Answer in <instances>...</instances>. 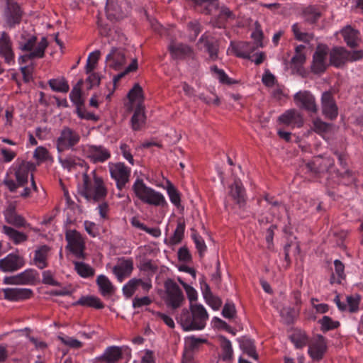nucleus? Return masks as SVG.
<instances>
[{"instance_id": "obj_1", "label": "nucleus", "mask_w": 363, "mask_h": 363, "mask_svg": "<svg viewBox=\"0 0 363 363\" xmlns=\"http://www.w3.org/2000/svg\"><path fill=\"white\" fill-rule=\"evenodd\" d=\"M208 318L205 307L195 303L189 304V310H182L178 321L185 331L201 330L206 327Z\"/></svg>"}, {"instance_id": "obj_2", "label": "nucleus", "mask_w": 363, "mask_h": 363, "mask_svg": "<svg viewBox=\"0 0 363 363\" xmlns=\"http://www.w3.org/2000/svg\"><path fill=\"white\" fill-rule=\"evenodd\" d=\"M79 193L88 201L96 202L106 196L107 189L102 178L95 171H92L90 174H83L82 184L79 188Z\"/></svg>"}, {"instance_id": "obj_3", "label": "nucleus", "mask_w": 363, "mask_h": 363, "mask_svg": "<svg viewBox=\"0 0 363 363\" xmlns=\"http://www.w3.org/2000/svg\"><path fill=\"white\" fill-rule=\"evenodd\" d=\"M135 196L143 203L154 206L167 205L164 195L148 186L141 178H137L132 186Z\"/></svg>"}, {"instance_id": "obj_4", "label": "nucleus", "mask_w": 363, "mask_h": 363, "mask_svg": "<svg viewBox=\"0 0 363 363\" xmlns=\"http://www.w3.org/2000/svg\"><path fill=\"white\" fill-rule=\"evenodd\" d=\"M80 140L81 136L78 131L69 126H64L55 141L57 150L58 152L72 150L79 143Z\"/></svg>"}, {"instance_id": "obj_5", "label": "nucleus", "mask_w": 363, "mask_h": 363, "mask_svg": "<svg viewBox=\"0 0 363 363\" xmlns=\"http://www.w3.org/2000/svg\"><path fill=\"white\" fill-rule=\"evenodd\" d=\"M108 170L111 177L116 182L117 189L122 190L130 180V168L123 162H110Z\"/></svg>"}, {"instance_id": "obj_6", "label": "nucleus", "mask_w": 363, "mask_h": 363, "mask_svg": "<svg viewBox=\"0 0 363 363\" xmlns=\"http://www.w3.org/2000/svg\"><path fill=\"white\" fill-rule=\"evenodd\" d=\"M166 303L173 309L181 307L184 302V296L179 286L172 280L165 282Z\"/></svg>"}, {"instance_id": "obj_7", "label": "nucleus", "mask_w": 363, "mask_h": 363, "mask_svg": "<svg viewBox=\"0 0 363 363\" xmlns=\"http://www.w3.org/2000/svg\"><path fill=\"white\" fill-rule=\"evenodd\" d=\"M65 238L67 241V248L75 257L77 258H84V245L81 235L74 230H70L66 232Z\"/></svg>"}, {"instance_id": "obj_8", "label": "nucleus", "mask_w": 363, "mask_h": 363, "mask_svg": "<svg viewBox=\"0 0 363 363\" xmlns=\"http://www.w3.org/2000/svg\"><path fill=\"white\" fill-rule=\"evenodd\" d=\"M84 151L86 157L94 163L104 162L111 157L110 151L102 145H86Z\"/></svg>"}, {"instance_id": "obj_9", "label": "nucleus", "mask_w": 363, "mask_h": 363, "mask_svg": "<svg viewBox=\"0 0 363 363\" xmlns=\"http://www.w3.org/2000/svg\"><path fill=\"white\" fill-rule=\"evenodd\" d=\"M0 56L9 65L15 64V54L13 50V43L10 36L2 32L0 35Z\"/></svg>"}, {"instance_id": "obj_10", "label": "nucleus", "mask_w": 363, "mask_h": 363, "mask_svg": "<svg viewBox=\"0 0 363 363\" xmlns=\"http://www.w3.org/2000/svg\"><path fill=\"white\" fill-rule=\"evenodd\" d=\"M327 351V343L322 335L315 337L308 343V353L313 361L320 360Z\"/></svg>"}, {"instance_id": "obj_11", "label": "nucleus", "mask_w": 363, "mask_h": 363, "mask_svg": "<svg viewBox=\"0 0 363 363\" xmlns=\"http://www.w3.org/2000/svg\"><path fill=\"white\" fill-rule=\"evenodd\" d=\"M328 48L325 45H318L313 56L311 71L315 74H320L325 71L327 67L326 58Z\"/></svg>"}, {"instance_id": "obj_12", "label": "nucleus", "mask_w": 363, "mask_h": 363, "mask_svg": "<svg viewBox=\"0 0 363 363\" xmlns=\"http://www.w3.org/2000/svg\"><path fill=\"white\" fill-rule=\"evenodd\" d=\"M294 100L296 105L301 108L313 113L317 111L315 97L308 91H300L296 93Z\"/></svg>"}, {"instance_id": "obj_13", "label": "nucleus", "mask_w": 363, "mask_h": 363, "mask_svg": "<svg viewBox=\"0 0 363 363\" xmlns=\"http://www.w3.org/2000/svg\"><path fill=\"white\" fill-rule=\"evenodd\" d=\"M24 264L22 257L15 253H10L0 259V269L4 272H12L21 269Z\"/></svg>"}, {"instance_id": "obj_14", "label": "nucleus", "mask_w": 363, "mask_h": 363, "mask_svg": "<svg viewBox=\"0 0 363 363\" xmlns=\"http://www.w3.org/2000/svg\"><path fill=\"white\" fill-rule=\"evenodd\" d=\"M126 57L125 50L113 48L106 57V63L109 67L119 70L125 64Z\"/></svg>"}, {"instance_id": "obj_15", "label": "nucleus", "mask_w": 363, "mask_h": 363, "mask_svg": "<svg viewBox=\"0 0 363 363\" xmlns=\"http://www.w3.org/2000/svg\"><path fill=\"white\" fill-rule=\"evenodd\" d=\"M35 169L33 163L22 161L18 164H16L13 169L16 177V182L19 186H24L28 180L30 172Z\"/></svg>"}, {"instance_id": "obj_16", "label": "nucleus", "mask_w": 363, "mask_h": 363, "mask_svg": "<svg viewBox=\"0 0 363 363\" xmlns=\"http://www.w3.org/2000/svg\"><path fill=\"white\" fill-rule=\"evenodd\" d=\"M133 270V262L131 259H119L117 264L113 268V273L117 279L122 282L123 279L129 277Z\"/></svg>"}, {"instance_id": "obj_17", "label": "nucleus", "mask_w": 363, "mask_h": 363, "mask_svg": "<svg viewBox=\"0 0 363 363\" xmlns=\"http://www.w3.org/2000/svg\"><path fill=\"white\" fill-rule=\"evenodd\" d=\"M321 105L323 113L327 118L334 119L337 116V106L330 91H325L322 94Z\"/></svg>"}, {"instance_id": "obj_18", "label": "nucleus", "mask_w": 363, "mask_h": 363, "mask_svg": "<svg viewBox=\"0 0 363 363\" xmlns=\"http://www.w3.org/2000/svg\"><path fill=\"white\" fill-rule=\"evenodd\" d=\"M279 121L291 127H301L303 119L301 114L295 109H289L279 117Z\"/></svg>"}, {"instance_id": "obj_19", "label": "nucleus", "mask_w": 363, "mask_h": 363, "mask_svg": "<svg viewBox=\"0 0 363 363\" xmlns=\"http://www.w3.org/2000/svg\"><path fill=\"white\" fill-rule=\"evenodd\" d=\"M4 298L11 301H19L29 298L32 291L29 289L6 288L3 289Z\"/></svg>"}, {"instance_id": "obj_20", "label": "nucleus", "mask_w": 363, "mask_h": 363, "mask_svg": "<svg viewBox=\"0 0 363 363\" xmlns=\"http://www.w3.org/2000/svg\"><path fill=\"white\" fill-rule=\"evenodd\" d=\"M122 358V350L118 346H111L96 359V363H116Z\"/></svg>"}, {"instance_id": "obj_21", "label": "nucleus", "mask_w": 363, "mask_h": 363, "mask_svg": "<svg viewBox=\"0 0 363 363\" xmlns=\"http://www.w3.org/2000/svg\"><path fill=\"white\" fill-rule=\"evenodd\" d=\"M349 51L342 47H335L330 52V64L339 67L348 62Z\"/></svg>"}, {"instance_id": "obj_22", "label": "nucleus", "mask_w": 363, "mask_h": 363, "mask_svg": "<svg viewBox=\"0 0 363 363\" xmlns=\"http://www.w3.org/2000/svg\"><path fill=\"white\" fill-rule=\"evenodd\" d=\"M234 54L239 57L251 59V54L257 49V47L250 43L240 42L230 45Z\"/></svg>"}, {"instance_id": "obj_23", "label": "nucleus", "mask_w": 363, "mask_h": 363, "mask_svg": "<svg viewBox=\"0 0 363 363\" xmlns=\"http://www.w3.org/2000/svg\"><path fill=\"white\" fill-rule=\"evenodd\" d=\"M200 49H204L209 54L211 60H215L218 57V44L213 38L206 35H203L199 40Z\"/></svg>"}, {"instance_id": "obj_24", "label": "nucleus", "mask_w": 363, "mask_h": 363, "mask_svg": "<svg viewBox=\"0 0 363 363\" xmlns=\"http://www.w3.org/2000/svg\"><path fill=\"white\" fill-rule=\"evenodd\" d=\"M50 251V247L45 245H41L35 250L33 257V262L38 268L43 269L48 267L47 260Z\"/></svg>"}, {"instance_id": "obj_25", "label": "nucleus", "mask_w": 363, "mask_h": 363, "mask_svg": "<svg viewBox=\"0 0 363 363\" xmlns=\"http://www.w3.org/2000/svg\"><path fill=\"white\" fill-rule=\"evenodd\" d=\"M6 221L11 225L16 227H23L26 225V220L23 216L18 214L16 211L15 206L9 205L4 212Z\"/></svg>"}, {"instance_id": "obj_26", "label": "nucleus", "mask_w": 363, "mask_h": 363, "mask_svg": "<svg viewBox=\"0 0 363 363\" xmlns=\"http://www.w3.org/2000/svg\"><path fill=\"white\" fill-rule=\"evenodd\" d=\"M305 46L299 45L295 48L294 55L291 59V67L294 71L299 72L306 61Z\"/></svg>"}, {"instance_id": "obj_27", "label": "nucleus", "mask_w": 363, "mask_h": 363, "mask_svg": "<svg viewBox=\"0 0 363 363\" xmlns=\"http://www.w3.org/2000/svg\"><path fill=\"white\" fill-rule=\"evenodd\" d=\"M229 194L240 207L245 205V190L240 180H235L234 183L230 186Z\"/></svg>"}, {"instance_id": "obj_28", "label": "nucleus", "mask_w": 363, "mask_h": 363, "mask_svg": "<svg viewBox=\"0 0 363 363\" xmlns=\"http://www.w3.org/2000/svg\"><path fill=\"white\" fill-rule=\"evenodd\" d=\"M169 50L175 59H182L191 56L192 49L187 45L172 43L169 46Z\"/></svg>"}, {"instance_id": "obj_29", "label": "nucleus", "mask_w": 363, "mask_h": 363, "mask_svg": "<svg viewBox=\"0 0 363 363\" xmlns=\"http://www.w3.org/2000/svg\"><path fill=\"white\" fill-rule=\"evenodd\" d=\"M342 35L347 45L350 48L357 47L360 40L359 33L351 26H346L341 30Z\"/></svg>"}, {"instance_id": "obj_30", "label": "nucleus", "mask_w": 363, "mask_h": 363, "mask_svg": "<svg viewBox=\"0 0 363 363\" xmlns=\"http://www.w3.org/2000/svg\"><path fill=\"white\" fill-rule=\"evenodd\" d=\"M2 233H4L15 245L21 244L28 240L27 235L10 226L3 225Z\"/></svg>"}, {"instance_id": "obj_31", "label": "nucleus", "mask_w": 363, "mask_h": 363, "mask_svg": "<svg viewBox=\"0 0 363 363\" xmlns=\"http://www.w3.org/2000/svg\"><path fill=\"white\" fill-rule=\"evenodd\" d=\"M96 281L103 296H110L114 293V286L106 276L99 275Z\"/></svg>"}, {"instance_id": "obj_32", "label": "nucleus", "mask_w": 363, "mask_h": 363, "mask_svg": "<svg viewBox=\"0 0 363 363\" xmlns=\"http://www.w3.org/2000/svg\"><path fill=\"white\" fill-rule=\"evenodd\" d=\"M74 270L77 274L82 278L87 279L93 277L95 274V269L89 264L79 261L73 262Z\"/></svg>"}, {"instance_id": "obj_33", "label": "nucleus", "mask_w": 363, "mask_h": 363, "mask_svg": "<svg viewBox=\"0 0 363 363\" xmlns=\"http://www.w3.org/2000/svg\"><path fill=\"white\" fill-rule=\"evenodd\" d=\"M145 116L143 106H138L131 118L132 128L134 130H140L145 124Z\"/></svg>"}, {"instance_id": "obj_34", "label": "nucleus", "mask_w": 363, "mask_h": 363, "mask_svg": "<svg viewBox=\"0 0 363 363\" xmlns=\"http://www.w3.org/2000/svg\"><path fill=\"white\" fill-rule=\"evenodd\" d=\"M184 223L179 222L173 235L165 240V242L169 245H174L180 243L184 238Z\"/></svg>"}, {"instance_id": "obj_35", "label": "nucleus", "mask_w": 363, "mask_h": 363, "mask_svg": "<svg viewBox=\"0 0 363 363\" xmlns=\"http://www.w3.org/2000/svg\"><path fill=\"white\" fill-rule=\"evenodd\" d=\"M76 304L83 306L93 307L96 309H101L104 307V303L99 298L94 296H82Z\"/></svg>"}, {"instance_id": "obj_36", "label": "nucleus", "mask_w": 363, "mask_h": 363, "mask_svg": "<svg viewBox=\"0 0 363 363\" xmlns=\"http://www.w3.org/2000/svg\"><path fill=\"white\" fill-rule=\"evenodd\" d=\"M240 347L249 357L257 359L258 355L256 352L253 341L247 337H243L240 340Z\"/></svg>"}, {"instance_id": "obj_37", "label": "nucleus", "mask_w": 363, "mask_h": 363, "mask_svg": "<svg viewBox=\"0 0 363 363\" xmlns=\"http://www.w3.org/2000/svg\"><path fill=\"white\" fill-rule=\"evenodd\" d=\"M292 31L295 38L299 41L310 43L314 38V35L312 33L303 31L298 23H294L292 26Z\"/></svg>"}, {"instance_id": "obj_38", "label": "nucleus", "mask_w": 363, "mask_h": 363, "mask_svg": "<svg viewBox=\"0 0 363 363\" xmlns=\"http://www.w3.org/2000/svg\"><path fill=\"white\" fill-rule=\"evenodd\" d=\"M58 160L62 167L67 169L68 171H72V169H76L77 166L82 167L84 164V162L82 160L77 157H68L65 159L59 157Z\"/></svg>"}, {"instance_id": "obj_39", "label": "nucleus", "mask_w": 363, "mask_h": 363, "mask_svg": "<svg viewBox=\"0 0 363 363\" xmlns=\"http://www.w3.org/2000/svg\"><path fill=\"white\" fill-rule=\"evenodd\" d=\"M128 96L130 102L138 104V106H142L143 101V89L138 84H135L130 90Z\"/></svg>"}, {"instance_id": "obj_40", "label": "nucleus", "mask_w": 363, "mask_h": 363, "mask_svg": "<svg viewBox=\"0 0 363 363\" xmlns=\"http://www.w3.org/2000/svg\"><path fill=\"white\" fill-rule=\"evenodd\" d=\"M166 189L171 203L179 208L181 206V194L179 191L170 182L167 183Z\"/></svg>"}, {"instance_id": "obj_41", "label": "nucleus", "mask_w": 363, "mask_h": 363, "mask_svg": "<svg viewBox=\"0 0 363 363\" xmlns=\"http://www.w3.org/2000/svg\"><path fill=\"white\" fill-rule=\"evenodd\" d=\"M10 13L7 16V22L13 26L16 23H19L21 19V11L20 7L17 4L11 5L9 7Z\"/></svg>"}, {"instance_id": "obj_42", "label": "nucleus", "mask_w": 363, "mask_h": 363, "mask_svg": "<svg viewBox=\"0 0 363 363\" xmlns=\"http://www.w3.org/2000/svg\"><path fill=\"white\" fill-rule=\"evenodd\" d=\"M48 84L50 88L58 92H67L69 91V85L64 78L50 79Z\"/></svg>"}, {"instance_id": "obj_43", "label": "nucleus", "mask_w": 363, "mask_h": 363, "mask_svg": "<svg viewBox=\"0 0 363 363\" xmlns=\"http://www.w3.org/2000/svg\"><path fill=\"white\" fill-rule=\"evenodd\" d=\"M140 279L133 278L129 280L122 289L123 294L126 298H130L140 286Z\"/></svg>"}, {"instance_id": "obj_44", "label": "nucleus", "mask_w": 363, "mask_h": 363, "mask_svg": "<svg viewBox=\"0 0 363 363\" xmlns=\"http://www.w3.org/2000/svg\"><path fill=\"white\" fill-rule=\"evenodd\" d=\"M48 45L47 39L45 37L42 38L40 41L37 45H35L33 50L30 52L31 57H33V59L43 57Z\"/></svg>"}, {"instance_id": "obj_45", "label": "nucleus", "mask_w": 363, "mask_h": 363, "mask_svg": "<svg viewBox=\"0 0 363 363\" xmlns=\"http://www.w3.org/2000/svg\"><path fill=\"white\" fill-rule=\"evenodd\" d=\"M205 339L196 337L194 335L185 338V350L193 352L197 349L201 344L206 342Z\"/></svg>"}, {"instance_id": "obj_46", "label": "nucleus", "mask_w": 363, "mask_h": 363, "mask_svg": "<svg viewBox=\"0 0 363 363\" xmlns=\"http://www.w3.org/2000/svg\"><path fill=\"white\" fill-rule=\"evenodd\" d=\"M279 313L283 321L287 324L291 323L297 314L295 308L290 306L283 307Z\"/></svg>"}, {"instance_id": "obj_47", "label": "nucleus", "mask_w": 363, "mask_h": 363, "mask_svg": "<svg viewBox=\"0 0 363 363\" xmlns=\"http://www.w3.org/2000/svg\"><path fill=\"white\" fill-rule=\"evenodd\" d=\"M334 265H335V274L337 276V278H335V274H333L332 275V277H331V280H330V282L331 283H334V282H337V283H340L341 282V280L343 279L344 277V269H345V266L344 264L338 259H336L335 260L334 262Z\"/></svg>"}, {"instance_id": "obj_48", "label": "nucleus", "mask_w": 363, "mask_h": 363, "mask_svg": "<svg viewBox=\"0 0 363 363\" xmlns=\"http://www.w3.org/2000/svg\"><path fill=\"white\" fill-rule=\"evenodd\" d=\"M291 339L296 348H302L308 343V337L306 335L302 332L293 334Z\"/></svg>"}, {"instance_id": "obj_49", "label": "nucleus", "mask_w": 363, "mask_h": 363, "mask_svg": "<svg viewBox=\"0 0 363 363\" xmlns=\"http://www.w3.org/2000/svg\"><path fill=\"white\" fill-rule=\"evenodd\" d=\"M360 297L358 295L349 296L347 297V310L350 313H355L359 310Z\"/></svg>"}, {"instance_id": "obj_50", "label": "nucleus", "mask_w": 363, "mask_h": 363, "mask_svg": "<svg viewBox=\"0 0 363 363\" xmlns=\"http://www.w3.org/2000/svg\"><path fill=\"white\" fill-rule=\"evenodd\" d=\"M138 68V61L137 59L133 58L130 64L125 69V70L117 75L113 77V83L116 84L122 77H123L126 74L135 71Z\"/></svg>"}, {"instance_id": "obj_51", "label": "nucleus", "mask_w": 363, "mask_h": 363, "mask_svg": "<svg viewBox=\"0 0 363 363\" xmlns=\"http://www.w3.org/2000/svg\"><path fill=\"white\" fill-rule=\"evenodd\" d=\"M33 157L39 162L48 160L50 157L49 151L43 146H39L35 150Z\"/></svg>"}, {"instance_id": "obj_52", "label": "nucleus", "mask_w": 363, "mask_h": 363, "mask_svg": "<svg viewBox=\"0 0 363 363\" xmlns=\"http://www.w3.org/2000/svg\"><path fill=\"white\" fill-rule=\"evenodd\" d=\"M313 130L318 134L328 133L330 130V125L322 121L320 119H315L313 121Z\"/></svg>"}, {"instance_id": "obj_53", "label": "nucleus", "mask_w": 363, "mask_h": 363, "mask_svg": "<svg viewBox=\"0 0 363 363\" xmlns=\"http://www.w3.org/2000/svg\"><path fill=\"white\" fill-rule=\"evenodd\" d=\"M222 359L223 360H230L233 356V348L230 342L224 339L222 342Z\"/></svg>"}, {"instance_id": "obj_54", "label": "nucleus", "mask_w": 363, "mask_h": 363, "mask_svg": "<svg viewBox=\"0 0 363 363\" xmlns=\"http://www.w3.org/2000/svg\"><path fill=\"white\" fill-rule=\"evenodd\" d=\"M303 14L305 20L310 23H314L320 16V13L314 8H308Z\"/></svg>"}, {"instance_id": "obj_55", "label": "nucleus", "mask_w": 363, "mask_h": 363, "mask_svg": "<svg viewBox=\"0 0 363 363\" xmlns=\"http://www.w3.org/2000/svg\"><path fill=\"white\" fill-rule=\"evenodd\" d=\"M60 341L66 346L78 349L82 347V342L72 337H59Z\"/></svg>"}, {"instance_id": "obj_56", "label": "nucleus", "mask_w": 363, "mask_h": 363, "mask_svg": "<svg viewBox=\"0 0 363 363\" xmlns=\"http://www.w3.org/2000/svg\"><path fill=\"white\" fill-rule=\"evenodd\" d=\"M71 101L76 105L79 106L82 104L81 89L79 86H75L69 94Z\"/></svg>"}, {"instance_id": "obj_57", "label": "nucleus", "mask_w": 363, "mask_h": 363, "mask_svg": "<svg viewBox=\"0 0 363 363\" xmlns=\"http://www.w3.org/2000/svg\"><path fill=\"white\" fill-rule=\"evenodd\" d=\"M204 299L207 304L209 305L215 311L218 310L222 304L221 300L213 294L207 295Z\"/></svg>"}, {"instance_id": "obj_58", "label": "nucleus", "mask_w": 363, "mask_h": 363, "mask_svg": "<svg viewBox=\"0 0 363 363\" xmlns=\"http://www.w3.org/2000/svg\"><path fill=\"white\" fill-rule=\"evenodd\" d=\"M192 238L194 239V241L195 242L196 247L199 252L200 256H203L206 250V245L205 244L203 239L201 236L196 234H194L192 235Z\"/></svg>"}, {"instance_id": "obj_59", "label": "nucleus", "mask_w": 363, "mask_h": 363, "mask_svg": "<svg viewBox=\"0 0 363 363\" xmlns=\"http://www.w3.org/2000/svg\"><path fill=\"white\" fill-rule=\"evenodd\" d=\"M211 69L217 74V77L220 82L227 84H232L230 79L223 69H218L216 66L213 67Z\"/></svg>"}, {"instance_id": "obj_60", "label": "nucleus", "mask_w": 363, "mask_h": 363, "mask_svg": "<svg viewBox=\"0 0 363 363\" xmlns=\"http://www.w3.org/2000/svg\"><path fill=\"white\" fill-rule=\"evenodd\" d=\"M235 307L233 303L228 302L225 304L222 314L226 318H232L235 314Z\"/></svg>"}, {"instance_id": "obj_61", "label": "nucleus", "mask_w": 363, "mask_h": 363, "mask_svg": "<svg viewBox=\"0 0 363 363\" xmlns=\"http://www.w3.org/2000/svg\"><path fill=\"white\" fill-rule=\"evenodd\" d=\"M43 283L50 286L59 285L58 281L54 279L53 274L50 270L43 272Z\"/></svg>"}, {"instance_id": "obj_62", "label": "nucleus", "mask_w": 363, "mask_h": 363, "mask_svg": "<svg viewBox=\"0 0 363 363\" xmlns=\"http://www.w3.org/2000/svg\"><path fill=\"white\" fill-rule=\"evenodd\" d=\"M120 149L121 150V153L123 157L128 161V162L131 164H134V159L131 154L130 149L128 145L125 143H122L120 145Z\"/></svg>"}, {"instance_id": "obj_63", "label": "nucleus", "mask_w": 363, "mask_h": 363, "mask_svg": "<svg viewBox=\"0 0 363 363\" xmlns=\"http://www.w3.org/2000/svg\"><path fill=\"white\" fill-rule=\"evenodd\" d=\"M84 225L87 233L90 235L91 237L95 238L98 235V228L94 223L85 220L84 223Z\"/></svg>"}, {"instance_id": "obj_64", "label": "nucleus", "mask_w": 363, "mask_h": 363, "mask_svg": "<svg viewBox=\"0 0 363 363\" xmlns=\"http://www.w3.org/2000/svg\"><path fill=\"white\" fill-rule=\"evenodd\" d=\"M151 303V300L148 296L135 297L133 300V308H140L142 306H148Z\"/></svg>"}]
</instances>
